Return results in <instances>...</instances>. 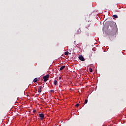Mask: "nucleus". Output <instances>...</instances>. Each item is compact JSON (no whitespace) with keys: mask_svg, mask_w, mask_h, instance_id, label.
<instances>
[{"mask_svg":"<svg viewBox=\"0 0 126 126\" xmlns=\"http://www.w3.org/2000/svg\"><path fill=\"white\" fill-rule=\"evenodd\" d=\"M50 77V75H46V76L43 77L44 81L46 82V81H48V79Z\"/></svg>","mask_w":126,"mask_h":126,"instance_id":"1","label":"nucleus"},{"mask_svg":"<svg viewBox=\"0 0 126 126\" xmlns=\"http://www.w3.org/2000/svg\"><path fill=\"white\" fill-rule=\"evenodd\" d=\"M79 59L80 61H82V62H84L85 61V59H84V58L82 55H80L79 56Z\"/></svg>","mask_w":126,"mask_h":126,"instance_id":"2","label":"nucleus"},{"mask_svg":"<svg viewBox=\"0 0 126 126\" xmlns=\"http://www.w3.org/2000/svg\"><path fill=\"white\" fill-rule=\"evenodd\" d=\"M39 118H41V120H43V119H44L45 115H44V114H39Z\"/></svg>","mask_w":126,"mask_h":126,"instance_id":"3","label":"nucleus"},{"mask_svg":"<svg viewBox=\"0 0 126 126\" xmlns=\"http://www.w3.org/2000/svg\"><path fill=\"white\" fill-rule=\"evenodd\" d=\"M38 92H42V87H39L38 88Z\"/></svg>","mask_w":126,"mask_h":126,"instance_id":"4","label":"nucleus"},{"mask_svg":"<svg viewBox=\"0 0 126 126\" xmlns=\"http://www.w3.org/2000/svg\"><path fill=\"white\" fill-rule=\"evenodd\" d=\"M64 67H65V66H62V67H61L60 68V70H63V68H64Z\"/></svg>","mask_w":126,"mask_h":126,"instance_id":"5","label":"nucleus"},{"mask_svg":"<svg viewBox=\"0 0 126 126\" xmlns=\"http://www.w3.org/2000/svg\"><path fill=\"white\" fill-rule=\"evenodd\" d=\"M54 83L55 85H57V84H58V81L55 80L54 81Z\"/></svg>","mask_w":126,"mask_h":126,"instance_id":"6","label":"nucleus"},{"mask_svg":"<svg viewBox=\"0 0 126 126\" xmlns=\"http://www.w3.org/2000/svg\"><path fill=\"white\" fill-rule=\"evenodd\" d=\"M33 81L34 82H37V81H38V79L37 78H35L34 80H33Z\"/></svg>","mask_w":126,"mask_h":126,"instance_id":"7","label":"nucleus"},{"mask_svg":"<svg viewBox=\"0 0 126 126\" xmlns=\"http://www.w3.org/2000/svg\"><path fill=\"white\" fill-rule=\"evenodd\" d=\"M89 71H90V72H92V71H93V70L92 69V68H89Z\"/></svg>","mask_w":126,"mask_h":126,"instance_id":"8","label":"nucleus"},{"mask_svg":"<svg viewBox=\"0 0 126 126\" xmlns=\"http://www.w3.org/2000/svg\"><path fill=\"white\" fill-rule=\"evenodd\" d=\"M68 54H69V52L66 51L65 52L64 55H65V56H67V55H68Z\"/></svg>","mask_w":126,"mask_h":126,"instance_id":"9","label":"nucleus"},{"mask_svg":"<svg viewBox=\"0 0 126 126\" xmlns=\"http://www.w3.org/2000/svg\"><path fill=\"white\" fill-rule=\"evenodd\" d=\"M113 17H114V18H118V15H113Z\"/></svg>","mask_w":126,"mask_h":126,"instance_id":"10","label":"nucleus"},{"mask_svg":"<svg viewBox=\"0 0 126 126\" xmlns=\"http://www.w3.org/2000/svg\"><path fill=\"white\" fill-rule=\"evenodd\" d=\"M88 102V100L86 99V100H85V104H87Z\"/></svg>","mask_w":126,"mask_h":126,"instance_id":"11","label":"nucleus"},{"mask_svg":"<svg viewBox=\"0 0 126 126\" xmlns=\"http://www.w3.org/2000/svg\"><path fill=\"white\" fill-rule=\"evenodd\" d=\"M76 107H79V104L77 103V104H76L75 105Z\"/></svg>","mask_w":126,"mask_h":126,"instance_id":"12","label":"nucleus"},{"mask_svg":"<svg viewBox=\"0 0 126 126\" xmlns=\"http://www.w3.org/2000/svg\"><path fill=\"white\" fill-rule=\"evenodd\" d=\"M61 79H62V78L61 77H60L59 78V80H61Z\"/></svg>","mask_w":126,"mask_h":126,"instance_id":"13","label":"nucleus"}]
</instances>
